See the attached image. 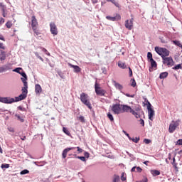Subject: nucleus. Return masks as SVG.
<instances>
[{"mask_svg": "<svg viewBox=\"0 0 182 182\" xmlns=\"http://www.w3.org/2000/svg\"><path fill=\"white\" fill-rule=\"evenodd\" d=\"M122 132L125 134V136H127V137L130 138V135H129V134L127 133L126 131L123 130Z\"/></svg>", "mask_w": 182, "mask_h": 182, "instance_id": "62", "label": "nucleus"}, {"mask_svg": "<svg viewBox=\"0 0 182 182\" xmlns=\"http://www.w3.org/2000/svg\"><path fill=\"white\" fill-rule=\"evenodd\" d=\"M18 109L21 110V112H23V110H25V108H23L21 106H18Z\"/></svg>", "mask_w": 182, "mask_h": 182, "instance_id": "58", "label": "nucleus"}, {"mask_svg": "<svg viewBox=\"0 0 182 182\" xmlns=\"http://www.w3.org/2000/svg\"><path fill=\"white\" fill-rule=\"evenodd\" d=\"M2 56L0 58V60H5L6 59V57L5 56V52L1 51Z\"/></svg>", "mask_w": 182, "mask_h": 182, "instance_id": "37", "label": "nucleus"}, {"mask_svg": "<svg viewBox=\"0 0 182 182\" xmlns=\"http://www.w3.org/2000/svg\"><path fill=\"white\" fill-rule=\"evenodd\" d=\"M155 52L161 56V58H166L170 55V51L167 50V48H161V47H155Z\"/></svg>", "mask_w": 182, "mask_h": 182, "instance_id": "2", "label": "nucleus"}, {"mask_svg": "<svg viewBox=\"0 0 182 182\" xmlns=\"http://www.w3.org/2000/svg\"><path fill=\"white\" fill-rule=\"evenodd\" d=\"M20 174H21V176H23V175H25V174H29V170H28V169H24V170H23V171H21L20 172Z\"/></svg>", "mask_w": 182, "mask_h": 182, "instance_id": "33", "label": "nucleus"}, {"mask_svg": "<svg viewBox=\"0 0 182 182\" xmlns=\"http://www.w3.org/2000/svg\"><path fill=\"white\" fill-rule=\"evenodd\" d=\"M147 103V109H148V115L149 120L153 121V117L154 116V109L151 108V104L150 102L146 101Z\"/></svg>", "mask_w": 182, "mask_h": 182, "instance_id": "8", "label": "nucleus"}, {"mask_svg": "<svg viewBox=\"0 0 182 182\" xmlns=\"http://www.w3.org/2000/svg\"><path fill=\"white\" fill-rule=\"evenodd\" d=\"M7 129L11 133H15V129H14V127H9Z\"/></svg>", "mask_w": 182, "mask_h": 182, "instance_id": "42", "label": "nucleus"}, {"mask_svg": "<svg viewBox=\"0 0 182 182\" xmlns=\"http://www.w3.org/2000/svg\"><path fill=\"white\" fill-rule=\"evenodd\" d=\"M75 159H79L81 161H86V157L85 156H75Z\"/></svg>", "mask_w": 182, "mask_h": 182, "instance_id": "38", "label": "nucleus"}, {"mask_svg": "<svg viewBox=\"0 0 182 182\" xmlns=\"http://www.w3.org/2000/svg\"><path fill=\"white\" fill-rule=\"evenodd\" d=\"M68 66L70 68H73V72H75V73H79V72H80V70H82V68H80V67H79L77 65H75L71 63H68Z\"/></svg>", "mask_w": 182, "mask_h": 182, "instance_id": "12", "label": "nucleus"}, {"mask_svg": "<svg viewBox=\"0 0 182 182\" xmlns=\"http://www.w3.org/2000/svg\"><path fill=\"white\" fill-rule=\"evenodd\" d=\"M19 75L22 76V77L21 78V82H23V80H25V82L28 80V76L26 75V73H25V71H22L21 73H19Z\"/></svg>", "mask_w": 182, "mask_h": 182, "instance_id": "17", "label": "nucleus"}, {"mask_svg": "<svg viewBox=\"0 0 182 182\" xmlns=\"http://www.w3.org/2000/svg\"><path fill=\"white\" fill-rule=\"evenodd\" d=\"M121 16H119V14H117L116 16H106V19H107L108 21H112L113 22L116 21H120Z\"/></svg>", "mask_w": 182, "mask_h": 182, "instance_id": "11", "label": "nucleus"}, {"mask_svg": "<svg viewBox=\"0 0 182 182\" xmlns=\"http://www.w3.org/2000/svg\"><path fill=\"white\" fill-rule=\"evenodd\" d=\"M132 140V141H134V143H139V140H140V138L136 137L135 139L133 138Z\"/></svg>", "mask_w": 182, "mask_h": 182, "instance_id": "46", "label": "nucleus"}, {"mask_svg": "<svg viewBox=\"0 0 182 182\" xmlns=\"http://www.w3.org/2000/svg\"><path fill=\"white\" fill-rule=\"evenodd\" d=\"M163 63L164 65H167V66H173L174 65V61L171 57H163Z\"/></svg>", "mask_w": 182, "mask_h": 182, "instance_id": "9", "label": "nucleus"}, {"mask_svg": "<svg viewBox=\"0 0 182 182\" xmlns=\"http://www.w3.org/2000/svg\"><path fill=\"white\" fill-rule=\"evenodd\" d=\"M63 133L67 134V136H70V132H69L68 129H67L66 127H63Z\"/></svg>", "mask_w": 182, "mask_h": 182, "instance_id": "32", "label": "nucleus"}, {"mask_svg": "<svg viewBox=\"0 0 182 182\" xmlns=\"http://www.w3.org/2000/svg\"><path fill=\"white\" fill-rule=\"evenodd\" d=\"M118 66L119 68H121L122 69H126V64L122 61L118 62Z\"/></svg>", "mask_w": 182, "mask_h": 182, "instance_id": "25", "label": "nucleus"}, {"mask_svg": "<svg viewBox=\"0 0 182 182\" xmlns=\"http://www.w3.org/2000/svg\"><path fill=\"white\" fill-rule=\"evenodd\" d=\"M6 28H12V23H11V21H8L6 23Z\"/></svg>", "mask_w": 182, "mask_h": 182, "instance_id": "43", "label": "nucleus"}, {"mask_svg": "<svg viewBox=\"0 0 182 182\" xmlns=\"http://www.w3.org/2000/svg\"><path fill=\"white\" fill-rule=\"evenodd\" d=\"M119 180H120V176L119 175L114 174L112 182H119Z\"/></svg>", "mask_w": 182, "mask_h": 182, "instance_id": "27", "label": "nucleus"}, {"mask_svg": "<svg viewBox=\"0 0 182 182\" xmlns=\"http://www.w3.org/2000/svg\"><path fill=\"white\" fill-rule=\"evenodd\" d=\"M107 2H112L114 5L117 6V8H120V4H119L118 2H117L116 0H107Z\"/></svg>", "mask_w": 182, "mask_h": 182, "instance_id": "24", "label": "nucleus"}, {"mask_svg": "<svg viewBox=\"0 0 182 182\" xmlns=\"http://www.w3.org/2000/svg\"><path fill=\"white\" fill-rule=\"evenodd\" d=\"M176 145H178V146H182V139H178V140L176 141Z\"/></svg>", "mask_w": 182, "mask_h": 182, "instance_id": "50", "label": "nucleus"}, {"mask_svg": "<svg viewBox=\"0 0 182 182\" xmlns=\"http://www.w3.org/2000/svg\"><path fill=\"white\" fill-rule=\"evenodd\" d=\"M2 68L4 72H7V70H11V69H12L11 65L10 63L3 65Z\"/></svg>", "mask_w": 182, "mask_h": 182, "instance_id": "20", "label": "nucleus"}, {"mask_svg": "<svg viewBox=\"0 0 182 182\" xmlns=\"http://www.w3.org/2000/svg\"><path fill=\"white\" fill-rule=\"evenodd\" d=\"M147 58H148V60H149V61L153 60V54H151V53H150V52H148Z\"/></svg>", "mask_w": 182, "mask_h": 182, "instance_id": "34", "label": "nucleus"}, {"mask_svg": "<svg viewBox=\"0 0 182 182\" xmlns=\"http://www.w3.org/2000/svg\"><path fill=\"white\" fill-rule=\"evenodd\" d=\"M23 87H22V93H24V95H28V82L25 81V80H23Z\"/></svg>", "mask_w": 182, "mask_h": 182, "instance_id": "14", "label": "nucleus"}, {"mask_svg": "<svg viewBox=\"0 0 182 182\" xmlns=\"http://www.w3.org/2000/svg\"><path fill=\"white\" fill-rule=\"evenodd\" d=\"M121 180L122 181H126L127 180L126 174L124 173V172H123L121 175Z\"/></svg>", "mask_w": 182, "mask_h": 182, "instance_id": "35", "label": "nucleus"}, {"mask_svg": "<svg viewBox=\"0 0 182 182\" xmlns=\"http://www.w3.org/2000/svg\"><path fill=\"white\" fill-rule=\"evenodd\" d=\"M33 32H34V33H35V35H36V36H38L39 35H41V33L38 31V30L36 29V28H33Z\"/></svg>", "mask_w": 182, "mask_h": 182, "instance_id": "40", "label": "nucleus"}, {"mask_svg": "<svg viewBox=\"0 0 182 182\" xmlns=\"http://www.w3.org/2000/svg\"><path fill=\"white\" fill-rule=\"evenodd\" d=\"M125 95V96H127V97H134V95H130V94H128V93H127V94H124Z\"/></svg>", "mask_w": 182, "mask_h": 182, "instance_id": "55", "label": "nucleus"}, {"mask_svg": "<svg viewBox=\"0 0 182 182\" xmlns=\"http://www.w3.org/2000/svg\"><path fill=\"white\" fill-rule=\"evenodd\" d=\"M134 112L136 113H139V114H140V112H140V107H135Z\"/></svg>", "mask_w": 182, "mask_h": 182, "instance_id": "49", "label": "nucleus"}, {"mask_svg": "<svg viewBox=\"0 0 182 182\" xmlns=\"http://www.w3.org/2000/svg\"><path fill=\"white\" fill-rule=\"evenodd\" d=\"M35 92L36 95H40V93H42V87H41V85L36 84L35 86Z\"/></svg>", "mask_w": 182, "mask_h": 182, "instance_id": "16", "label": "nucleus"}, {"mask_svg": "<svg viewBox=\"0 0 182 182\" xmlns=\"http://www.w3.org/2000/svg\"><path fill=\"white\" fill-rule=\"evenodd\" d=\"M15 117H17L18 120L21 121V123H23L25 122V119H23V117H21L18 114H16Z\"/></svg>", "mask_w": 182, "mask_h": 182, "instance_id": "26", "label": "nucleus"}, {"mask_svg": "<svg viewBox=\"0 0 182 182\" xmlns=\"http://www.w3.org/2000/svg\"><path fill=\"white\" fill-rule=\"evenodd\" d=\"M26 96H28L26 94L22 92L18 97H15V100L16 102H21V100H25V99H26Z\"/></svg>", "mask_w": 182, "mask_h": 182, "instance_id": "15", "label": "nucleus"}, {"mask_svg": "<svg viewBox=\"0 0 182 182\" xmlns=\"http://www.w3.org/2000/svg\"><path fill=\"white\" fill-rule=\"evenodd\" d=\"M5 22V19L4 18H1L0 19V26L1 25H2V23H4Z\"/></svg>", "mask_w": 182, "mask_h": 182, "instance_id": "56", "label": "nucleus"}, {"mask_svg": "<svg viewBox=\"0 0 182 182\" xmlns=\"http://www.w3.org/2000/svg\"><path fill=\"white\" fill-rule=\"evenodd\" d=\"M50 31L52 35H58V28L56 27V24L52 22L50 23Z\"/></svg>", "mask_w": 182, "mask_h": 182, "instance_id": "10", "label": "nucleus"}, {"mask_svg": "<svg viewBox=\"0 0 182 182\" xmlns=\"http://www.w3.org/2000/svg\"><path fill=\"white\" fill-rule=\"evenodd\" d=\"M4 71V68L3 67H0V73H3Z\"/></svg>", "mask_w": 182, "mask_h": 182, "instance_id": "63", "label": "nucleus"}, {"mask_svg": "<svg viewBox=\"0 0 182 182\" xmlns=\"http://www.w3.org/2000/svg\"><path fill=\"white\" fill-rule=\"evenodd\" d=\"M136 80L134 79H132V82L131 84V86H132V87H136Z\"/></svg>", "mask_w": 182, "mask_h": 182, "instance_id": "48", "label": "nucleus"}, {"mask_svg": "<svg viewBox=\"0 0 182 182\" xmlns=\"http://www.w3.org/2000/svg\"><path fill=\"white\" fill-rule=\"evenodd\" d=\"M151 173L154 177H156V176H160V171L159 170H151Z\"/></svg>", "mask_w": 182, "mask_h": 182, "instance_id": "23", "label": "nucleus"}, {"mask_svg": "<svg viewBox=\"0 0 182 182\" xmlns=\"http://www.w3.org/2000/svg\"><path fill=\"white\" fill-rule=\"evenodd\" d=\"M77 151H79V153H82L83 151V149H82L80 147L77 146Z\"/></svg>", "mask_w": 182, "mask_h": 182, "instance_id": "59", "label": "nucleus"}, {"mask_svg": "<svg viewBox=\"0 0 182 182\" xmlns=\"http://www.w3.org/2000/svg\"><path fill=\"white\" fill-rule=\"evenodd\" d=\"M136 166H134V167H132V168L131 169V171H132V172H134V171H136Z\"/></svg>", "mask_w": 182, "mask_h": 182, "instance_id": "61", "label": "nucleus"}, {"mask_svg": "<svg viewBox=\"0 0 182 182\" xmlns=\"http://www.w3.org/2000/svg\"><path fill=\"white\" fill-rule=\"evenodd\" d=\"M79 120H80V122H81L82 123H85V117H83V116L79 117Z\"/></svg>", "mask_w": 182, "mask_h": 182, "instance_id": "47", "label": "nucleus"}, {"mask_svg": "<svg viewBox=\"0 0 182 182\" xmlns=\"http://www.w3.org/2000/svg\"><path fill=\"white\" fill-rule=\"evenodd\" d=\"M122 113H132V114L135 116L136 119L140 118V114L134 112V109H132V107L127 105H122Z\"/></svg>", "mask_w": 182, "mask_h": 182, "instance_id": "1", "label": "nucleus"}, {"mask_svg": "<svg viewBox=\"0 0 182 182\" xmlns=\"http://www.w3.org/2000/svg\"><path fill=\"white\" fill-rule=\"evenodd\" d=\"M139 122H140V124H141V126L144 127V120L143 119H140Z\"/></svg>", "mask_w": 182, "mask_h": 182, "instance_id": "53", "label": "nucleus"}, {"mask_svg": "<svg viewBox=\"0 0 182 182\" xmlns=\"http://www.w3.org/2000/svg\"><path fill=\"white\" fill-rule=\"evenodd\" d=\"M21 70H22L21 68H16L13 70V72H16V73H21Z\"/></svg>", "mask_w": 182, "mask_h": 182, "instance_id": "36", "label": "nucleus"}, {"mask_svg": "<svg viewBox=\"0 0 182 182\" xmlns=\"http://www.w3.org/2000/svg\"><path fill=\"white\" fill-rule=\"evenodd\" d=\"M95 93L98 96H105V93H106V91L102 87H100V85H99L97 82H95Z\"/></svg>", "mask_w": 182, "mask_h": 182, "instance_id": "6", "label": "nucleus"}, {"mask_svg": "<svg viewBox=\"0 0 182 182\" xmlns=\"http://www.w3.org/2000/svg\"><path fill=\"white\" fill-rule=\"evenodd\" d=\"M35 55L36 56V58H38V59H40V60H42V62H43V58H42V57L39 55L38 53H35Z\"/></svg>", "mask_w": 182, "mask_h": 182, "instance_id": "41", "label": "nucleus"}, {"mask_svg": "<svg viewBox=\"0 0 182 182\" xmlns=\"http://www.w3.org/2000/svg\"><path fill=\"white\" fill-rule=\"evenodd\" d=\"M168 76V73L167 72H164L161 73L159 75V78L160 79H166V77H167Z\"/></svg>", "mask_w": 182, "mask_h": 182, "instance_id": "21", "label": "nucleus"}, {"mask_svg": "<svg viewBox=\"0 0 182 182\" xmlns=\"http://www.w3.org/2000/svg\"><path fill=\"white\" fill-rule=\"evenodd\" d=\"M127 154H128V156L130 157V159H133V160H136V157H134V155L129 153V152H127Z\"/></svg>", "mask_w": 182, "mask_h": 182, "instance_id": "45", "label": "nucleus"}, {"mask_svg": "<svg viewBox=\"0 0 182 182\" xmlns=\"http://www.w3.org/2000/svg\"><path fill=\"white\" fill-rule=\"evenodd\" d=\"M92 4H97V0H92Z\"/></svg>", "mask_w": 182, "mask_h": 182, "instance_id": "64", "label": "nucleus"}, {"mask_svg": "<svg viewBox=\"0 0 182 182\" xmlns=\"http://www.w3.org/2000/svg\"><path fill=\"white\" fill-rule=\"evenodd\" d=\"M149 62H151V68H157V63L156 62V60H154V59L151 60Z\"/></svg>", "mask_w": 182, "mask_h": 182, "instance_id": "28", "label": "nucleus"}, {"mask_svg": "<svg viewBox=\"0 0 182 182\" xmlns=\"http://www.w3.org/2000/svg\"><path fill=\"white\" fill-rule=\"evenodd\" d=\"M107 116L108 119H109V120H110L111 122H114V118L113 117V115L112 114V113L108 112L107 114Z\"/></svg>", "mask_w": 182, "mask_h": 182, "instance_id": "31", "label": "nucleus"}, {"mask_svg": "<svg viewBox=\"0 0 182 182\" xmlns=\"http://www.w3.org/2000/svg\"><path fill=\"white\" fill-rule=\"evenodd\" d=\"M0 49H4V50H5V46H4V44H3V43H0Z\"/></svg>", "mask_w": 182, "mask_h": 182, "instance_id": "60", "label": "nucleus"}, {"mask_svg": "<svg viewBox=\"0 0 182 182\" xmlns=\"http://www.w3.org/2000/svg\"><path fill=\"white\" fill-rule=\"evenodd\" d=\"M129 76L130 77L133 76V71L132 70V68H129Z\"/></svg>", "mask_w": 182, "mask_h": 182, "instance_id": "57", "label": "nucleus"}, {"mask_svg": "<svg viewBox=\"0 0 182 182\" xmlns=\"http://www.w3.org/2000/svg\"><path fill=\"white\" fill-rule=\"evenodd\" d=\"M31 22V26L33 29H35V28H36V25H38V22L36 21V18L35 17V16H32Z\"/></svg>", "mask_w": 182, "mask_h": 182, "instance_id": "18", "label": "nucleus"}, {"mask_svg": "<svg viewBox=\"0 0 182 182\" xmlns=\"http://www.w3.org/2000/svg\"><path fill=\"white\" fill-rule=\"evenodd\" d=\"M144 143H145V144H150V143H151V141L150 139H144Z\"/></svg>", "mask_w": 182, "mask_h": 182, "instance_id": "44", "label": "nucleus"}, {"mask_svg": "<svg viewBox=\"0 0 182 182\" xmlns=\"http://www.w3.org/2000/svg\"><path fill=\"white\" fill-rule=\"evenodd\" d=\"M172 69H173V70H178V69H182V64H178L172 68Z\"/></svg>", "mask_w": 182, "mask_h": 182, "instance_id": "30", "label": "nucleus"}, {"mask_svg": "<svg viewBox=\"0 0 182 182\" xmlns=\"http://www.w3.org/2000/svg\"><path fill=\"white\" fill-rule=\"evenodd\" d=\"M180 119H178L176 121L173 120L170 124L168 128L169 133H174V131L176 129H177L180 126Z\"/></svg>", "mask_w": 182, "mask_h": 182, "instance_id": "3", "label": "nucleus"}, {"mask_svg": "<svg viewBox=\"0 0 182 182\" xmlns=\"http://www.w3.org/2000/svg\"><path fill=\"white\" fill-rule=\"evenodd\" d=\"M136 171L137 173H141V171H143V169H141L140 166H136Z\"/></svg>", "mask_w": 182, "mask_h": 182, "instance_id": "51", "label": "nucleus"}, {"mask_svg": "<svg viewBox=\"0 0 182 182\" xmlns=\"http://www.w3.org/2000/svg\"><path fill=\"white\" fill-rule=\"evenodd\" d=\"M84 156H85L84 157H86V159H89V156H90L89 152L85 151L84 153Z\"/></svg>", "mask_w": 182, "mask_h": 182, "instance_id": "52", "label": "nucleus"}, {"mask_svg": "<svg viewBox=\"0 0 182 182\" xmlns=\"http://www.w3.org/2000/svg\"><path fill=\"white\" fill-rule=\"evenodd\" d=\"M80 100L84 105H85V106H87L90 109H92V105L90 104V102L87 100V95L82 93L80 95Z\"/></svg>", "mask_w": 182, "mask_h": 182, "instance_id": "5", "label": "nucleus"}, {"mask_svg": "<svg viewBox=\"0 0 182 182\" xmlns=\"http://www.w3.org/2000/svg\"><path fill=\"white\" fill-rule=\"evenodd\" d=\"M125 27L127 29L132 31V28H133V18H132L129 21V20L125 21Z\"/></svg>", "mask_w": 182, "mask_h": 182, "instance_id": "13", "label": "nucleus"}, {"mask_svg": "<svg viewBox=\"0 0 182 182\" xmlns=\"http://www.w3.org/2000/svg\"><path fill=\"white\" fill-rule=\"evenodd\" d=\"M113 83L117 89L119 90H122L123 89V85H120L119 83L116 82V81H113Z\"/></svg>", "mask_w": 182, "mask_h": 182, "instance_id": "22", "label": "nucleus"}, {"mask_svg": "<svg viewBox=\"0 0 182 182\" xmlns=\"http://www.w3.org/2000/svg\"><path fill=\"white\" fill-rule=\"evenodd\" d=\"M70 150H73V148H66L63 151V159H66L68 152L70 151Z\"/></svg>", "mask_w": 182, "mask_h": 182, "instance_id": "19", "label": "nucleus"}, {"mask_svg": "<svg viewBox=\"0 0 182 182\" xmlns=\"http://www.w3.org/2000/svg\"><path fill=\"white\" fill-rule=\"evenodd\" d=\"M1 167L2 168H9V164H2Z\"/></svg>", "mask_w": 182, "mask_h": 182, "instance_id": "39", "label": "nucleus"}, {"mask_svg": "<svg viewBox=\"0 0 182 182\" xmlns=\"http://www.w3.org/2000/svg\"><path fill=\"white\" fill-rule=\"evenodd\" d=\"M15 102H16V101L14 98H11L9 97H0V102L1 103L11 105L12 103H15Z\"/></svg>", "mask_w": 182, "mask_h": 182, "instance_id": "7", "label": "nucleus"}, {"mask_svg": "<svg viewBox=\"0 0 182 182\" xmlns=\"http://www.w3.org/2000/svg\"><path fill=\"white\" fill-rule=\"evenodd\" d=\"M173 43H174V45H176V46H178V48H181L182 49V45H181V43H180V41L175 40L173 41Z\"/></svg>", "mask_w": 182, "mask_h": 182, "instance_id": "29", "label": "nucleus"}, {"mask_svg": "<svg viewBox=\"0 0 182 182\" xmlns=\"http://www.w3.org/2000/svg\"><path fill=\"white\" fill-rule=\"evenodd\" d=\"M148 181V179L147 178H144V179L141 180V181H138L136 182H147Z\"/></svg>", "mask_w": 182, "mask_h": 182, "instance_id": "54", "label": "nucleus"}, {"mask_svg": "<svg viewBox=\"0 0 182 182\" xmlns=\"http://www.w3.org/2000/svg\"><path fill=\"white\" fill-rule=\"evenodd\" d=\"M112 111L114 114H120L122 113V104H114L112 107Z\"/></svg>", "mask_w": 182, "mask_h": 182, "instance_id": "4", "label": "nucleus"}]
</instances>
